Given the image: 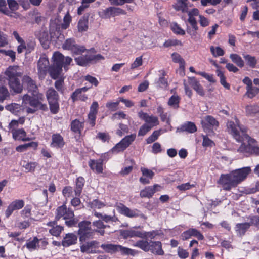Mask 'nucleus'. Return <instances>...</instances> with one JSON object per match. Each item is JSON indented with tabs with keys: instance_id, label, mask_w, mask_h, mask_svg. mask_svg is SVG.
<instances>
[{
	"instance_id": "nucleus-1",
	"label": "nucleus",
	"mask_w": 259,
	"mask_h": 259,
	"mask_svg": "<svg viewBox=\"0 0 259 259\" xmlns=\"http://www.w3.org/2000/svg\"><path fill=\"white\" fill-rule=\"evenodd\" d=\"M227 128L234 139L242 143L238 149V152L247 156L250 154L259 155V146H255V141L246 134V129L239 125V120L228 121Z\"/></svg>"
},
{
	"instance_id": "nucleus-2",
	"label": "nucleus",
	"mask_w": 259,
	"mask_h": 259,
	"mask_svg": "<svg viewBox=\"0 0 259 259\" xmlns=\"http://www.w3.org/2000/svg\"><path fill=\"white\" fill-rule=\"evenodd\" d=\"M250 172V167L237 169L229 174L221 175L218 183L222 185L224 190H230L243 181Z\"/></svg>"
},
{
	"instance_id": "nucleus-3",
	"label": "nucleus",
	"mask_w": 259,
	"mask_h": 259,
	"mask_svg": "<svg viewBox=\"0 0 259 259\" xmlns=\"http://www.w3.org/2000/svg\"><path fill=\"white\" fill-rule=\"evenodd\" d=\"M44 100L42 93L34 94L33 97L25 94L22 97V106L26 108V111L28 113H33L37 110L45 111L48 108L47 104L42 103Z\"/></svg>"
},
{
	"instance_id": "nucleus-4",
	"label": "nucleus",
	"mask_w": 259,
	"mask_h": 259,
	"mask_svg": "<svg viewBox=\"0 0 259 259\" xmlns=\"http://www.w3.org/2000/svg\"><path fill=\"white\" fill-rule=\"evenodd\" d=\"M133 246L138 247L145 252L151 251L152 253L162 255L164 251L162 249V244L160 241H150L140 240L133 244Z\"/></svg>"
},
{
	"instance_id": "nucleus-5",
	"label": "nucleus",
	"mask_w": 259,
	"mask_h": 259,
	"mask_svg": "<svg viewBox=\"0 0 259 259\" xmlns=\"http://www.w3.org/2000/svg\"><path fill=\"white\" fill-rule=\"evenodd\" d=\"M91 224V222L88 221H82L78 224V234L80 242H85L93 237L95 231L92 229Z\"/></svg>"
},
{
	"instance_id": "nucleus-6",
	"label": "nucleus",
	"mask_w": 259,
	"mask_h": 259,
	"mask_svg": "<svg viewBox=\"0 0 259 259\" xmlns=\"http://www.w3.org/2000/svg\"><path fill=\"white\" fill-rule=\"evenodd\" d=\"M12 35L19 44L17 48V52L19 54L22 53L24 51H26V53L28 54L34 50L36 45L35 41L34 40H30L25 42L24 40L20 36L19 33L16 31H14Z\"/></svg>"
},
{
	"instance_id": "nucleus-7",
	"label": "nucleus",
	"mask_w": 259,
	"mask_h": 259,
	"mask_svg": "<svg viewBox=\"0 0 259 259\" xmlns=\"http://www.w3.org/2000/svg\"><path fill=\"white\" fill-rule=\"evenodd\" d=\"M46 97L50 106L51 112L53 114L58 112L59 108V95L53 88H50L46 92Z\"/></svg>"
},
{
	"instance_id": "nucleus-8",
	"label": "nucleus",
	"mask_w": 259,
	"mask_h": 259,
	"mask_svg": "<svg viewBox=\"0 0 259 259\" xmlns=\"http://www.w3.org/2000/svg\"><path fill=\"white\" fill-rule=\"evenodd\" d=\"M136 137L135 134L125 137L112 149V152L117 153L124 151L135 140Z\"/></svg>"
},
{
	"instance_id": "nucleus-9",
	"label": "nucleus",
	"mask_w": 259,
	"mask_h": 259,
	"mask_svg": "<svg viewBox=\"0 0 259 259\" xmlns=\"http://www.w3.org/2000/svg\"><path fill=\"white\" fill-rule=\"evenodd\" d=\"M116 207L119 213L126 217L130 218L140 217L144 219H146V217L143 214L141 213L138 210L136 209L131 210L121 203L117 204Z\"/></svg>"
},
{
	"instance_id": "nucleus-10",
	"label": "nucleus",
	"mask_w": 259,
	"mask_h": 259,
	"mask_svg": "<svg viewBox=\"0 0 259 259\" xmlns=\"http://www.w3.org/2000/svg\"><path fill=\"white\" fill-rule=\"evenodd\" d=\"M125 11L120 8L110 7L100 12L99 15L103 19H108L111 17L125 14Z\"/></svg>"
},
{
	"instance_id": "nucleus-11",
	"label": "nucleus",
	"mask_w": 259,
	"mask_h": 259,
	"mask_svg": "<svg viewBox=\"0 0 259 259\" xmlns=\"http://www.w3.org/2000/svg\"><path fill=\"white\" fill-rule=\"evenodd\" d=\"M62 47L64 49L71 51L75 54L82 53L85 50L83 47L78 46L76 44L75 40L71 38L67 39L63 44Z\"/></svg>"
},
{
	"instance_id": "nucleus-12",
	"label": "nucleus",
	"mask_w": 259,
	"mask_h": 259,
	"mask_svg": "<svg viewBox=\"0 0 259 259\" xmlns=\"http://www.w3.org/2000/svg\"><path fill=\"white\" fill-rule=\"evenodd\" d=\"M74 217L73 211L71 209L67 208L65 205L58 207L56 210L55 217L56 220H59L62 217L63 218L64 220H68L73 219Z\"/></svg>"
},
{
	"instance_id": "nucleus-13",
	"label": "nucleus",
	"mask_w": 259,
	"mask_h": 259,
	"mask_svg": "<svg viewBox=\"0 0 259 259\" xmlns=\"http://www.w3.org/2000/svg\"><path fill=\"white\" fill-rule=\"evenodd\" d=\"M24 206V202L23 200L17 199L12 201L5 210V217L9 218L15 210H19Z\"/></svg>"
},
{
	"instance_id": "nucleus-14",
	"label": "nucleus",
	"mask_w": 259,
	"mask_h": 259,
	"mask_svg": "<svg viewBox=\"0 0 259 259\" xmlns=\"http://www.w3.org/2000/svg\"><path fill=\"white\" fill-rule=\"evenodd\" d=\"M139 117L144 120L145 124H147L152 128L159 124L158 119L153 115H149L147 113L140 111L138 113Z\"/></svg>"
},
{
	"instance_id": "nucleus-15",
	"label": "nucleus",
	"mask_w": 259,
	"mask_h": 259,
	"mask_svg": "<svg viewBox=\"0 0 259 259\" xmlns=\"http://www.w3.org/2000/svg\"><path fill=\"white\" fill-rule=\"evenodd\" d=\"M49 65L48 59L45 56H41L38 61L37 68L39 77L44 78Z\"/></svg>"
},
{
	"instance_id": "nucleus-16",
	"label": "nucleus",
	"mask_w": 259,
	"mask_h": 259,
	"mask_svg": "<svg viewBox=\"0 0 259 259\" xmlns=\"http://www.w3.org/2000/svg\"><path fill=\"white\" fill-rule=\"evenodd\" d=\"M89 88L86 87L76 89L72 93L71 98L73 102L77 100L85 101L88 99V96L84 94Z\"/></svg>"
},
{
	"instance_id": "nucleus-17",
	"label": "nucleus",
	"mask_w": 259,
	"mask_h": 259,
	"mask_svg": "<svg viewBox=\"0 0 259 259\" xmlns=\"http://www.w3.org/2000/svg\"><path fill=\"white\" fill-rule=\"evenodd\" d=\"M202 125L205 131L210 129L211 127H215L219 125V122L211 116L208 115L201 121Z\"/></svg>"
},
{
	"instance_id": "nucleus-18",
	"label": "nucleus",
	"mask_w": 259,
	"mask_h": 259,
	"mask_svg": "<svg viewBox=\"0 0 259 259\" xmlns=\"http://www.w3.org/2000/svg\"><path fill=\"white\" fill-rule=\"evenodd\" d=\"M160 187V186L158 184H155L153 186L146 187L141 191L140 197L141 198H151L156 191L159 190L157 188Z\"/></svg>"
},
{
	"instance_id": "nucleus-19",
	"label": "nucleus",
	"mask_w": 259,
	"mask_h": 259,
	"mask_svg": "<svg viewBox=\"0 0 259 259\" xmlns=\"http://www.w3.org/2000/svg\"><path fill=\"white\" fill-rule=\"evenodd\" d=\"M98 243V242L95 240L83 243L80 246V251L82 253H95L96 251L93 249L96 248Z\"/></svg>"
},
{
	"instance_id": "nucleus-20",
	"label": "nucleus",
	"mask_w": 259,
	"mask_h": 259,
	"mask_svg": "<svg viewBox=\"0 0 259 259\" xmlns=\"http://www.w3.org/2000/svg\"><path fill=\"white\" fill-rule=\"evenodd\" d=\"M5 74L8 77V80H10L18 78V77L21 76L22 73L18 66H12L9 67L5 71Z\"/></svg>"
},
{
	"instance_id": "nucleus-21",
	"label": "nucleus",
	"mask_w": 259,
	"mask_h": 259,
	"mask_svg": "<svg viewBox=\"0 0 259 259\" xmlns=\"http://www.w3.org/2000/svg\"><path fill=\"white\" fill-rule=\"evenodd\" d=\"M188 83L200 96L203 97L205 95V92L202 86L195 77H189Z\"/></svg>"
},
{
	"instance_id": "nucleus-22",
	"label": "nucleus",
	"mask_w": 259,
	"mask_h": 259,
	"mask_svg": "<svg viewBox=\"0 0 259 259\" xmlns=\"http://www.w3.org/2000/svg\"><path fill=\"white\" fill-rule=\"evenodd\" d=\"M141 171L143 177L139 179L140 182L143 184H148L150 183V179H152L154 176V172L150 169L145 167H141Z\"/></svg>"
},
{
	"instance_id": "nucleus-23",
	"label": "nucleus",
	"mask_w": 259,
	"mask_h": 259,
	"mask_svg": "<svg viewBox=\"0 0 259 259\" xmlns=\"http://www.w3.org/2000/svg\"><path fill=\"white\" fill-rule=\"evenodd\" d=\"M65 144L63 137L60 134H54L52 136L51 146L56 148H62Z\"/></svg>"
},
{
	"instance_id": "nucleus-24",
	"label": "nucleus",
	"mask_w": 259,
	"mask_h": 259,
	"mask_svg": "<svg viewBox=\"0 0 259 259\" xmlns=\"http://www.w3.org/2000/svg\"><path fill=\"white\" fill-rule=\"evenodd\" d=\"M62 71V67L60 66L52 65L48 68V72L53 79H57L60 76H63L61 75Z\"/></svg>"
},
{
	"instance_id": "nucleus-25",
	"label": "nucleus",
	"mask_w": 259,
	"mask_h": 259,
	"mask_svg": "<svg viewBox=\"0 0 259 259\" xmlns=\"http://www.w3.org/2000/svg\"><path fill=\"white\" fill-rule=\"evenodd\" d=\"M23 83L26 85L29 92L32 94L37 93V87L34 81L29 76H24L23 78Z\"/></svg>"
},
{
	"instance_id": "nucleus-26",
	"label": "nucleus",
	"mask_w": 259,
	"mask_h": 259,
	"mask_svg": "<svg viewBox=\"0 0 259 259\" xmlns=\"http://www.w3.org/2000/svg\"><path fill=\"white\" fill-rule=\"evenodd\" d=\"M77 239V236L73 233L66 234L64 237L62 244L64 247H68L70 245L75 244Z\"/></svg>"
},
{
	"instance_id": "nucleus-27",
	"label": "nucleus",
	"mask_w": 259,
	"mask_h": 259,
	"mask_svg": "<svg viewBox=\"0 0 259 259\" xmlns=\"http://www.w3.org/2000/svg\"><path fill=\"white\" fill-rule=\"evenodd\" d=\"M120 235L124 238L127 239L128 237H139L141 238V237H143V234L141 233V231H137L134 229H130L126 230H121L120 231Z\"/></svg>"
},
{
	"instance_id": "nucleus-28",
	"label": "nucleus",
	"mask_w": 259,
	"mask_h": 259,
	"mask_svg": "<svg viewBox=\"0 0 259 259\" xmlns=\"http://www.w3.org/2000/svg\"><path fill=\"white\" fill-rule=\"evenodd\" d=\"M89 165L91 169L95 171L97 173H102L103 171V160L99 159L97 160H90Z\"/></svg>"
},
{
	"instance_id": "nucleus-29",
	"label": "nucleus",
	"mask_w": 259,
	"mask_h": 259,
	"mask_svg": "<svg viewBox=\"0 0 259 259\" xmlns=\"http://www.w3.org/2000/svg\"><path fill=\"white\" fill-rule=\"evenodd\" d=\"M47 225L52 227L49 231V233L52 235L56 237L59 236L63 230V228L59 225H57L55 221L49 222L47 224Z\"/></svg>"
},
{
	"instance_id": "nucleus-30",
	"label": "nucleus",
	"mask_w": 259,
	"mask_h": 259,
	"mask_svg": "<svg viewBox=\"0 0 259 259\" xmlns=\"http://www.w3.org/2000/svg\"><path fill=\"white\" fill-rule=\"evenodd\" d=\"M11 132L13 135V137L15 140H22L23 141L30 140L29 138H25L26 133L23 128L12 130Z\"/></svg>"
},
{
	"instance_id": "nucleus-31",
	"label": "nucleus",
	"mask_w": 259,
	"mask_h": 259,
	"mask_svg": "<svg viewBox=\"0 0 259 259\" xmlns=\"http://www.w3.org/2000/svg\"><path fill=\"white\" fill-rule=\"evenodd\" d=\"M188 2V0H175L173 7L176 11L187 12Z\"/></svg>"
},
{
	"instance_id": "nucleus-32",
	"label": "nucleus",
	"mask_w": 259,
	"mask_h": 259,
	"mask_svg": "<svg viewBox=\"0 0 259 259\" xmlns=\"http://www.w3.org/2000/svg\"><path fill=\"white\" fill-rule=\"evenodd\" d=\"M10 88L16 93H21L22 91V85L18 78L9 80Z\"/></svg>"
},
{
	"instance_id": "nucleus-33",
	"label": "nucleus",
	"mask_w": 259,
	"mask_h": 259,
	"mask_svg": "<svg viewBox=\"0 0 259 259\" xmlns=\"http://www.w3.org/2000/svg\"><path fill=\"white\" fill-rule=\"evenodd\" d=\"M91 59L90 52H87L84 55H82L75 58L76 62L80 66L87 65L89 63L91 62Z\"/></svg>"
},
{
	"instance_id": "nucleus-34",
	"label": "nucleus",
	"mask_w": 259,
	"mask_h": 259,
	"mask_svg": "<svg viewBox=\"0 0 259 259\" xmlns=\"http://www.w3.org/2000/svg\"><path fill=\"white\" fill-rule=\"evenodd\" d=\"M84 179L82 177L77 178L76 180V186L74 188V192L76 196H79L82 192V188L84 185Z\"/></svg>"
},
{
	"instance_id": "nucleus-35",
	"label": "nucleus",
	"mask_w": 259,
	"mask_h": 259,
	"mask_svg": "<svg viewBox=\"0 0 259 259\" xmlns=\"http://www.w3.org/2000/svg\"><path fill=\"white\" fill-rule=\"evenodd\" d=\"M252 225L251 222L238 223L236 225V231L240 236L243 235Z\"/></svg>"
},
{
	"instance_id": "nucleus-36",
	"label": "nucleus",
	"mask_w": 259,
	"mask_h": 259,
	"mask_svg": "<svg viewBox=\"0 0 259 259\" xmlns=\"http://www.w3.org/2000/svg\"><path fill=\"white\" fill-rule=\"evenodd\" d=\"M93 226L96 227V229L94 230L95 232L99 233L101 235L103 236L105 234L104 229L108 226L104 224L101 220H97L93 222Z\"/></svg>"
},
{
	"instance_id": "nucleus-37",
	"label": "nucleus",
	"mask_w": 259,
	"mask_h": 259,
	"mask_svg": "<svg viewBox=\"0 0 259 259\" xmlns=\"http://www.w3.org/2000/svg\"><path fill=\"white\" fill-rule=\"evenodd\" d=\"M52 59L53 60V64L56 66L63 67L64 61V56L59 52H55L53 54Z\"/></svg>"
},
{
	"instance_id": "nucleus-38",
	"label": "nucleus",
	"mask_w": 259,
	"mask_h": 259,
	"mask_svg": "<svg viewBox=\"0 0 259 259\" xmlns=\"http://www.w3.org/2000/svg\"><path fill=\"white\" fill-rule=\"evenodd\" d=\"M246 114L250 116L259 115V106L257 105H247L245 108Z\"/></svg>"
},
{
	"instance_id": "nucleus-39",
	"label": "nucleus",
	"mask_w": 259,
	"mask_h": 259,
	"mask_svg": "<svg viewBox=\"0 0 259 259\" xmlns=\"http://www.w3.org/2000/svg\"><path fill=\"white\" fill-rule=\"evenodd\" d=\"M77 28L79 32L87 31L88 29V18L87 17H83L79 20Z\"/></svg>"
},
{
	"instance_id": "nucleus-40",
	"label": "nucleus",
	"mask_w": 259,
	"mask_h": 259,
	"mask_svg": "<svg viewBox=\"0 0 259 259\" xmlns=\"http://www.w3.org/2000/svg\"><path fill=\"white\" fill-rule=\"evenodd\" d=\"M180 97L177 95H173L169 99L167 104L174 109H177L179 107Z\"/></svg>"
},
{
	"instance_id": "nucleus-41",
	"label": "nucleus",
	"mask_w": 259,
	"mask_h": 259,
	"mask_svg": "<svg viewBox=\"0 0 259 259\" xmlns=\"http://www.w3.org/2000/svg\"><path fill=\"white\" fill-rule=\"evenodd\" d=\"M101 247L105 250V252L109 253H114L117 252L118 245L113 244H103Z\"/></svg>"
},
{
	"instance_id": "nucleus-42",
	"label": "nucleus",
	"mask_w": 259,
	"mask_h": 259,
	"mask_svg": "<svg viewBox=\"0 0 259 259\" xmlns=\"http://www.w3.org/2000/svg\"><path fill=\"white\" fill-rule=\"evenodd\" d=\"M181 130L189 133H193L197 131V127L194 123L187 122L182 126Z\"/></svg>"
},
{
	"instance_id": "nucleus-43",
	"label": "nucleus",
	"mask_w": 259,
	"mask_h": 259,
	"mask_svg": "<svg viewBox=\"0 0 259 259\" xmlns=\"http://www.w3.org/2000/svg\"><path fill=\"white\" fill-rule=\"evenodd\" d=\"M171 58L172 61L175 62L179 64L180 68L184 69L185 62V60L182 58V57L177 53H174L171 55Z\"/></svg>"
},
{
	"instance_id": "nucleus-44",
	"label": "nucleus",
	"mask_w": 259,
	"mask_h": 259,
	"mask_svg": "<svg viewBox=\"0 0 259 259\" xmlns=\"http://www.w3.org/2000/svg\"><path fill=\"white\" fill-rule=\"evenodd\" d=\"M83 123L80 122L78 120L75 119L71 122V129L75 133H80L83 129Z\"/></svg>"
},
{
	"instance_id": "nucleus-45",
	"label": "nucleus",
	"mask_w": 259,
	"mask_h": 259,
	"mask_svg": "<svg viewBox=\"0 0 259 259\" xmlns=\"http://www.w3.org/2000/svg\"><path fill=\"white\" fill-rule=\"evenodd\" d=\"M160 72L161 76L159 77L156 83L160 88H166L168 85V83L167 79L164 77L166 75L165 72L163 70Z\"/></svg>"
},
{
	"instance_id": "nucleus-46",
	"label": "nucleus",
	"mask_w": 259,
	"mask_h": 259,
	"mask_svg": "<svg viewBox=\"0 0 259 259\" xmlns=\"http://www.w3.org/2000/svg\"><path fill=\"white\" fill-rule=\"evenodd\" d=\"M198 29L197 24H192L190 25V26L187 25L186 31L191 36L192 38H194L197 35Z\"/></svg>"
},
{
	"instance_id": "nucleus-47",
	"label": "nucleus",
	"mask_w": 259,
	"mask_h": 259,
	"mask_svg": "<svg viewBox=\"0 0 259 259\" xmlns=\"http://www.w3.org/2000/svg\"><path fill=\"white\" fill-rule=\"evenodd\" d=\"M216 72L217 75L220 77L221 84L226 89L229 90L230 89V84L226 81V77L223 72L220 69H217Z\"/></svg>"
},
{
	"instance_id": "nucleus-48",
	"label": "nucleus",
	"mask_w": 259,
	"mask_h": 259,
	"mask_svg": "<svg viewBox=\"0 0 259 259\" xmlns=\"http://www.w3.org/2000/svg\"><path fill=\"white\" fill-rule=\"evenodd\" d=\"M210 52L214 57L223 56L224 54V51L220 47H214L213 46L210 47Z\"/></svg>"
},
{
	"instance_id": "nucleus-49",
	"label": "nucleus",
	"mask_w": 259,
	"mask_h": 259,
	"mask_svg": "<svg viewBox=\"0 0 259 259\" xmlns=\"http://www.w3.org/2000/svg\"><path fill=\"white\" fill-rule=\"evenodd\" d=\"M118 251H120L123 255H134L135 254V251L134 250L120 245H118L117 252Z\"/></svg>"
},
{
	"instance_id": "nucleus-50",
	"label": "nucleus",
	"mask_w": 259,
	"mask_h": 259,
	"mask_svg": "<svg viewBox=\"0 0 259 259\" xmlns=\"http://www.w3.org/2000/svg\"><path fill=\"white\" fill-rule=\"evenodd\" d=\"M6 108L14 114H17L21 110V107L19 104L12 103L6 106Z\"/></svg>"
},
{
	"instance_id": "nucleus-51",
	"label": "nucleus",
	"mask_w": 259,
	"mask_h": 259,
	"mask_svg": "<svg viewBox=\"0 0 259 259\" xmlns=\"http://www.w3.org/2000/svg\"><path fill=\"white\" fill-rule=\"evenodd\" d=\"M232 61L236 64L239 67H242L244 66V62L240 56L236 54H232L230 55Z\"/></svg>"
},
{
	"instance_id": "nucleus-52",
	"label": "nucleus",
	"mask_w": 259,
	"mask_h": 259,
	"mask_svg": "<svg viewBox=\"0 0 259 259\" xmlns=\"http://www.w3.org/2000/svg\"><path fill=\"white\" fill-rule=\"evenodd\" d=\"M161 130H159L154 131L151 135H150L147 139L146 142L147 144H150L156 141L158 137L161 135Z\"/></svg>"
},
{
	"instance_id": "nucleus-53",
	"label": "nucleus",
	"mask_w": 259,
	"mask_h": 259,
	"mask_svg": "<svg viewBox=\"0 0 259 259\" xmlns=\"http://www.w3.org/2000/svg\"><path fill=\"white\" fill-rule=\"evenodd\" d=\"M24 118H19L18 120H12L9 123V127L12 130H16L15 128L18 126L19 124H23L24 123Z\"/></svg>"
},
{
	"instance_id": "nucleus-54",
	"label": "nucleus",
	"mask_w": 259,
	"mask_h": 259,
	"mask_svg": "<svg viewBox=\"0 0 259 259\" xmlns=\"http://www.w3.org/2000/svg\"><path fill=\"white\" fill-rule=\"evenodd\" d=\"M171 29L172 31L177 34L184 35L185 34V31L182 29L180 26L176 23H173L171 24Z\"/></svg>"
},
{
	"instance_id": "nucleus-55",
	"label": "nucleus",
	"mask_w": 259,
	"mask_h": 259,
	"mask_svg": "<svg viewBox=\"0 0 259 259\" xmlns=\"http://www.w3.org/2000/svg\"><path fill=\"white\" fill-rule=\"evenodd\" d=\"M259 93V88L257 87H253L251 85L249 87L246 92V95L250 98H252Z\"/></svg>"
},
{
	"instance_id": "nucleus-56",
	"label": "nucleus",
	"mask_w": 259,
	"mask_h": 259,
	"mask_svg": "<svg viewBox=\"0 0 259 259\" xmlns=\"http://www.w3.org/2000/svg\"><path fill=\"white\" fill-rule=\"evenodd\" d=\"M151 128L152 127L150 126L145 123L140 127L138 135L139 136H143L149 132Z\"/></svg>"
},
{
	"instance_id": "nucleus-57",
	"label": "nucleus",
	"mask_w": 259,
	"mask_h": 259,
	"mask_svg": "<svg viewBox=\"0 0 259 259\" xmlns=\"http://www.w3.org/2000/svg\"><path fill=\"white\" fill-rule=\"evenodd\" d=\"M38 242L39 240L36 237H34L32 240L27 242L25 245L29 250L35 249L38 244Z\"/></svg>"
},
{
	"instance_id": "nucleus-58",
	"label": "nucleus",
	"mask_w": 259,
	"mask_h": 259,
	"mask_svg": "<svg viewBox=\"0 0 259 259\" xmlns=\"http://www.w3.org/2000/svg\"><path fill=\"white\" fill-rule=\"evenodd\" d=\"M244 58L247 62V64L250 67L252 68L255 67L256 64V60L254 57L251 56L249 55H246L244 56Z\"/></svg>"
},
{
	"instance_id": "nucleus-59",
	"label": "nucleus",
	"mask_w": 259,
	"mask_h": 259,
	"mask_svg": "<svg viewBox=\"0 0 259 259\" xmlns=\"http://www.w3.org/2000/svg\"><path fill=\"white\" fill-rule=\"evenodd\" d=\"M141 233L143 234L142 236L141 237V238L143 239H147V238H150V239H153L154 237L158 235V232L157 231H152L150 232H141Z\"/></svg>"
},
{
	"instance_id": "nucleus-60",
	"label": "nucleus",
	"mask_w": 259,
	"mask_h": 259,
	"mask_svg": "<svg viewBox=\"0 0 259 259\" xmlns=\"http://www.w3.org/2000/svg\"><path fill=\"white\" fill-rule=\"evenodd\" d=\"M191 236H194L200 240H202L204 239L203 235L197 229L194 228L189 229Z\"/></svg>"
},
{
	"instance_id": "nucleus-61",
	"label": "nucleus",
	"mask_w": 259,
	"mask_h": 259,
	"mask_svg": "<svg viewBox=\"0 0 259 259\" xmlns=\"http://www.w3.org/2000/svg\"><path fill=\"white\" fill-rule=\"evenodd\" d=\"M105 206V204L103 202L97 199L94 200L91 203V207L94 209H101Z\"/></svg>"
},
{
	"instance_id": "nucleus-62",
	"label": "nucleus",
	"mask_w": 259,
	"mask_h": 259,
	"mask_svg": "<svg viewBox=\"0 0 259 259\" xmlns=\"http://www.w3.org/2000/svg\"><path fill=\"white\" fill-rule=\"evenodd\" d=\"M119 101L115 102H108L106 103V107L111 111H115L118 109Z\"/></svg>"
},
{
	"instance_id": "nucleus-63",
	"label": "nucleus",
	"mask_w": 259,
	"mask_h": 259,
	"mask_svg": "<svg viewBox=\"0 0 259 259\" xmlns=\"http://www.w3.org/2000/svg\"><path fill=\"white\" fill-rule=\"evenodd\" d=\"M71 21V18L69 13H67L63 18V23L62 24V28L66 29L69 26L70 23Z\"/></svg>"
},
{
	"instance_id": "nucleus-64",
	"label": "nucleus",
	"mask_w": 259,
	"mask_h": 259,
	"mask_svg": "<svg viewBox=\"0 0 259 259\" xmlns=\"http://www.w3.org/2000/svg\"><path fill=\"white\" fill-rule=\"evenodd\" d=\"M143 64V59L142 56H139L137 57L134 62L131 64V69H134L137 67L141 66Z\"/></svg>"
}]
</instances>
